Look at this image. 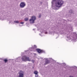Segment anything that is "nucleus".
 Here are the masks:
<instances>
[{
	"mask_svg": "<svg viewBox=\"0 0 77 77\" xmlns=\"http://www.w3.org/2000/svg\"><path fill=\"white\" fill-rule=\"evenodd\" d=\"M35 29H33V30H35Z\"/></svg>",
	"mask_w": 77,
	"mask_h": 77,
	"instance_id": "nucleus-30",
	"label": "nucleus"
},
{
	"mask_svg": "<svg viewBox=\"0 0 77 77\" xmlns=\"http://www.w3.org/2000/svg\"><path fill=\"white\" fill-rule=\"evenodd\" d=\"M26 6V4L24 2H22L20 4V7L21 8H23L24 7Z\"/></svg>",
	"mask_w": 77,
	"mask_h": 77,
	"instance_id": "nucleus-5",
	"label": "nucleus"
},
{
	"mask_svg": "<svg viewBox=\"0 0 77 77\" xmlns=\"http://www.w3.org/2000/svg\"><path fill=\"white\" fill-rule=\"evenodd\" d=\"M4 61L5 62V63H6V62H8V60L6 59H5L4 60Z\"/></svg>",
	"mask_w": 77,
	"mask_h": 77,
	"instance_id": "nucleus-17",
	"label": "nucleus"
},
{
	"mask_svg": "<svg viewBox=\"0 0 77 77\" xmlns=\"http://www.w3.org/2000/svg\"><path fill=\"white\" fill-rule=\"evenodd\" d=\"M31 62H32V63H34V60H31Z\"/></svg>",
	"mask_w": 77,
	"mask_h": 77,
	"instance_id": "nucleus-21",
	"label": "nucleus"
},
{
	"mask_svg": "<svg viewBox=\"0 0 77 77\" xmlns=\"http://www.w3.org/2000/svg\"><path fill=\"white\" fill-rule=\"evenodd\" d=\"M41 17V15H39V18H40Z\"/></svg>",
	"mask_w": 77,
	"mask_h": 77,
	"instance_id": "nucleus-25",
	"label": "nucleus"
},
{
	"mask_svg": "<svg viewBox=\"0 0 77 77\" xmlns=\"http://www.w3.org/2000/svg\"><path fill=\"white\" fill-rule=\"evenodd\" d=\"M14 23H17V24H18L19 23V21H14Z\"/></svg>",
	"mask_w": 77,
	"mask_h": 77,
	"instance_id": "nucleus-16",
	"label": "nucleus"
},
{
	"mask_svg": "<svg viewBox=\"0 0 77 77\" xmlns=\"http://www.w3.org/2000/svg\"><path fill=\"white\" fill-rule=\"evenodd\" d=\"M66 35H67V38H69V37L70 36V32H68V33H66Z\"/></svg>",
	"mask_w": 77,
	"mask_h": 77,
	"instance_id": "nucleus-10",
	"label": "nucleus"
},
{
	"mask_svg": "<svg viewBox=\"0 0 77 77\" xmlns=\"http://www.w3.org/2000/svg\"><path fill=\"white\" fill-rule=\"evenodd\" d=\"M21 58L20 57H18L17 58L16 60V62H20Z\"/></svg>",
	"mask_w": 77,
	"mask_h": 77,
	"instance_id": "nucleus-11",
	"label": "nucleus"
},
{
	"mask_svg": "<svg viewBox=\"0 0 77 77\" xmlns=\"http://www.w3.org/2000/svg\"><path fill=\"white\" fill-rule=\"evenodd\" d=\"M71 68H72L73 69H75L76 68L77 69V67L75 66H72L71 67Z\"/></svg>",
	"mask_w": 77,
	"mask_h": 77,
	"instance_id": "nucleus-14",
	"label": "nucleus"
},
{
	"mask_svg": "<svg viewBox=\"0 0 77 77\" xmlns=\"http://www.w3.org/2000/svg\"><path fill=\"white\" fill-rule=\"evenodd\" d=\"M63 66H65V65H66V64L65 63H63Z\"/></svg>",
	"mask_w": 77,
	"mask_h": 77,
	"instance_id": "nucleus-19",
	"label": "nucleus"
},
{
	"mask_svg": "<svg viewBox=\"0 0 77 77\" xmlns=\"http://www.w3.org/2000/svg\"><path fill=\"white\" fill-rule=\"evenodd\" d=\"M34 73L35 75L38 74V71H35L34 72Z\"/></svg>",
	"mask_w": 77,
	"mask_h": 77,
	"instance_id": "nucleus-13",
	"label": "nucleus"
},
{
	"mask_svg": "<svg viewBox=\"0 0 77 77\" xmlns=\"http://www.w3.org/2000/svg\"><path fill=\"white\" fill-rule=\"evenodd\" d=\"M25 20L26 21H27L28 20H29V19L27 18H26L25 19Z\"/></svg>",
	"mask_w": 77,
	"mask_h": 77,
	"instance_id": "nucleus-18",
	"label": "nucleus"
},
{
	"mask_svg": "<svg viewBox=\"0 0 77 77\" xmlns=\"http://www.w3.org/2000/svg\"><path fill=\"white\" fill-rule=\"evenodd\" d=\"M35 54V55H36V54Z\"/></svg>",
	"mask_w": 77,
	"mask_h": 77,
	"instance_id": "nucleus-31",
	"label": "nucleus"
},
{
	"mask_svg": "<svg viewBox=\"0 0 77 77\" xmlns=\"http://www.w3.org/2000/svg\"><path fill=\"white\" fill-rule=\"evenodd\" d=\"M41 33H42L43 32H42L41 31Z\"/></svg>",
	"mask_w": 77,
	"mask_h": 77,
	"instance_id": "nucleus-29",
	"label": "nucleus"
},
{
	"mask_svg": "<svg viewBox=\"0 0 77 77\" xmlns=\"http://www.w3.org/2000/svg\"><path fill=\"white\" fill-rule=\"evenodd\" d=\"M56 9H57V8H55Z\"/></svg>",
	"mask_w": 77,
	"mask_h": 77,
	"instance_id": "nucleus-26",
	"label": "nucleus"
},
{
	"mask_svg": "<svg viewBox=\"0 0 77 77\" xmlns=\"http://www.w3.org/2000/svg\"><path fill=\"white\" fill-rule=\"evenodd\" d=\"M34 50H35V48H30L29 49L30 51H33Z\"/></svg>",
	"mask_w": 77,
	"mask_h": 77,
	"instance_id": "nucleus-15",
	"label": "nucleus"
},
{
	"mask_svg": "<svg viewBox=\"0 0 77 77\" xmlns=\"http://www.w3.org/2000/svg\"><path fill=\"white\" fill-rule=\"evenodd\" d=\"M18 77H24V72L21 70L18 73Z\"/></svg>",
	"mask_w": 77,
	"mask_h": 77,
	"instance_id": "nucleus-4",
	"label": "nucleus"
},
{
	"mask_svg": "<svg viewBox=\"0 0 77 77\" xmlns=\"http://www.w3.org/2000/svg\"><path fill=\"white\" fill-rule=\"evenodd\" d=\"M45 34H47V33H48V32H45Z\"/></svg>",
	"mask_w": 77,
	"mask_h": 77,
	"instance_id": "nucleus-22",
	"label": "nucleus"
},
{
	"mask_svg": "<svg viewBox=\"0 0 77 77\" xmlns=\"http://www.w3.org/2000/svg\"><path fill=\"white\" fill-rule=\"evenodd\" d=\"M20 24H24V22H21L20 23Z\"/></svg>",
	"mask_w": 77,
	"mask_h": 77,
	"instance_id": "nucleus-20",
	"label": "nucleus"
},
{
	"mask_svg": "<svg viewBox=\"0 0 77 77\" xmlns=\"http://www.w3.org/2000/svg\"><path fill=\"white\" fill-rule=\"evenodd\" d=\"M55 2V6L57 8H60L63 4V1L62 0H52V4L54 3Z\"/></svg>",
	"mask_w": 77,
	"mask_h": 77,
	"instance_id": "nucleus-1",
	"label": "nucleus"
},
{
	"mask_svg": "<svg viewBox=\"0 0 77 77\" xmlns=\"http://www.w3.org/2000/svg\"><path fill=\"white\" fill-rule=\"evenodd\" d=\"M50 63V61L48 60V59H46V61L45 62V65H46V64H48V63Z\"/></svg>",
	"mask_w": 77,
	"mask_h": 77,
	"instance_id": "nucleus-9",
	"label": "nucleus"
},
{
	"mask_svg": "<svg viewBox=\"0 0 77 77\" xmlns=\"http://www.w3.org/2000/svg\"><path fill=\"white\" fill-rule=\"evenodd\" d=\"M5 19H6V17H5V16L3 15L0 17V20H5Z\"/></svg>",
	"mask_w": 77,
	"mask_h": 77,
	"instance_id": "nucleus-8",
	"label": "nucleus"
},
{
	"mask_svg": "<svg viewBox=\"0 0 77 77\" xmlns=\"http://www.w3.org/2000/svg\"><path fill=\"white\" fill-rule=\"evenodd\" d=\"M22 60L23 61H30V60L29 59V57H27L25 55L23 56L22 57Z\"/></svg>",
	"mask_w": 77,
	"mask_h": 77,
	"instance_id": "nucleus-2",
	"label": "nucleus"
},
{
	"mask_svg": "<svg viewBox=\"0 0 77 77\" xmlns=\"http://www.w3.org/2000/svg\"><path fill=\"white\" fill-rule=\"evenodd\" d=\"M74 11L72 10H70L69 11V13L70 14H74Z\"/></svg>",
	"mask_w": 77,
	"mask_h": 77,
	"instance_id": "nucleus-12",
	"label": "nucleus"
},
{
	"mask_svg": "<svg viewBox=\"0 0 77 77\" xmlns=\"http://www.w3.org/2000/svg\"><path fill=\"white\" fill-rule=\"evenodd\" d=\"M25 51V52H27V51H28V50Z\"/></svg>",
	"mask_w": 77,
	"mask_h": 77,
	"instance_id": "nucleus-24",
	"label": "nucleus"
},
{
	"mask_svg": "<svg viewBox=\"0 0 77 77\" xmlns=\"http://www.w3.org/2000/svg\"><path fill=\"white\" fill-rule=\"evenodd\" d=\"M39 35H40V36H41V34H39Z\"/></svg>",
	"mask_w": 77,
	"mask_h": 77,
	"instance_id": "nucleus-28",
	"label": "nucleus"
},
{
	"mask_svg": "<svg viewBox=\"0 0 77 77\" xmlns=\"http://www.w3.org/2000/svg\"><path fill=\"white\" fill-rule=\"evenodd\" d=\"M8 21H10V19H8Z\"/></svg>",
	"mask_w": 77,
	"mask_h": 77,
	"instance_id": "nucleus-27",
	"label": "nucleus"
},
{
	"mask_svg": "<svg viewBox=\"0 0 77 77\" xmlns=\"http://www.w3.org/2000/svg\"><path fill=\"white\" fill-rule=\"evenodd\" d=\"M35 20H36V17L33 16L31 17V19L29 20V21L31 23L33 24L35 22Z\"/></svg>",
	"mask_w": 77,
	"mask_h": 77,
	"instance_id": "nucleus-3",
	"label": "nucleus"
},
{
	"mask_svg": "<svg viewBox=\"0 0 77 77\" xmlns=\"http://www.w3.org/2000/svg\"><path fill=\"white\" fill-rule=\"evenodd\" d=\"M38 53H44V51L43 50H41L40 49H37L35 50Z\"/></svg>",
	"mask_w": 77,
	"mask_h": 77,
	"instance_id": "nucleus-7",
	"label": "nucleus"
},
{
	"mask_svg": "<svg viewBox=\"0 0 77 77\" xmlns=\"http://www.w3.org/2000/svg\"><path fill=\"white\" fill-rule=\"evenodd\" d=\"M72 38H73V42H76V41H77V40H76V39H77V34L75 33V35H74V36L72 37Z\"/></svg>",
	"mask_w": 77,
	"mask_h": 77,
	"instance_id": "nucleus-6",
	"label": "nucleus"
},
{
	"mask_svg": "<svg viewBox=\"0 0 77 77\" xmlns=\"http://www.w3.org/2000/svg\"><path fill=\"white\" fill-rule=\"evenodd\" d=\"M34 48H36V46L34 45Z\"/></svg>",
	"mask_w": 77,
	"mask_h": 77,
	"instance_id": "nucleus-23",
	"label": "nucleus"
}]
</instances>
